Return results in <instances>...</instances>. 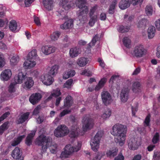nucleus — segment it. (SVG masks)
Returning a JSON list of instances; mask_svg holds the SVG:
<instances>
[{
	"mask_svg": "<svg viewBox=\"0 0 160 160\" xmlns=\"http://www.w3.org/2000/svg\"><path fill=\"white\" fill-rule=\"evenodd\" d=\"M70 118L73 122L69 134V136L71 138H75L78 135H82L85 132L91 129L93 127V120L90 118L88 115H86L83 117L82 121V131L81 132L78 125V122L76 121L75 117L71 116Z\"/></svg>",
	"mask_w": 160,
	"mask_h": 160,
	"instance_id": "1",
	"label": "nucleus"
},
{
	"mask_svg": "<svg viewBox=\"0 0 160 160\" xmlns=\"http://www.w3.org/2000/svg\"><path fill=\"white\" fill-rule=\"evenodd\" d=\"M127 128L124 125L117 123L112 128L111 133L115 136L114 141L120 146H122L125 143Z\"/></svg>",
	"mask_w": 160,
	"mask_h": 160,
	"instance_id": "2",
	"label": "nucleus"
},
{
	"mask_svg": "<svg viewBox=\"0 0 160 160\" xmlns=\"http://www.w3.org/2000/svg\"><path fill=\"white\" fill-rule=\"evenodd\" d=\"M52 139L50 137H46L42 134L39 135L36 139L35 143L39 146H42V152L46 151L48 147L50 152L55 153L57 148V145L52 142Z\"/></svg>",
	"mask_w": 160,
	"mask_h": 160,
	"instance_id": "3",
	"label": "nucleus"
},
{
	"mask_svg": "<svg viewBox=\"0 0 160 160\" xmlns=\"http://www.w3.org/2000/svg\"><path fill=\"white\" fill-rule=\"evenodd\" d=\"M82 143L78 141L74 146H72L71 144L67 145L64 148V150L62 152L60 156L61 158H67L71 155L74 152H77L79 151L81 147Z\"/></svg>",
	"mask_w": 160,
	"mask_h": 160,
	"instance_id": "4",
	"label": "nucleus"
},
{
	"mask_svg": "<svg viewBox=\"0 0 160 160\" xmlns=\"http://www.w3.org/2000/svg\"><path fill=\"white\" fill-rule=\"evenodd\" d=\"M37 50L33 49L29 52L27 57V60L23 63V67L26 69H30L34 67L36 64L34 61L37 57Z\"/></svg>",
	"mask_w": 160,
	"mask_h": 160,
	"instance_id": "5",
	"label": "nucleus"
},
{
	"mask_svg": "<svg viewBox=\"0 0 160 160\" xmlns=\"http://www.w3.org/2000/svg\"><path fill=\"white\" fill-rule=\"evenodd\" d=\"M104 134L102 130L98 131L93 138L91 139L90 145L92 149L94 151H97L99 148L100 141Z\"/></svg>",
	"mask_w": 160,
	"mask_h": 160,
	"instance_id": "6",
	"label": "nucleus"
},
{
	"mask_svg": "<svg viewBox=\"0 0 160 160\" xmlns=\"http://www.w3.org/2000/svg\"><path fill=\"white\" fill-rule=\"evenodd\" d=\"M69 132L68 128L64 125L58 126L54 131V135L57 137H62L67 135Z\"/></svg>",
	"mask_w": 160,
	"mask_h": 160,
	"instance_id": "7",
	"label": "nucleus"
},
{
	"mask_svg": "<svg viewBox=\"0 0 160 160\" xmlns=\"http://www.w3.org/2000/svg\"><path fill=\"white\" fill-rule=\"evenodd\" d=\"M143 0H122L119 4V7L122 9H125L129 7L130 4L132 3L134 6L136 5L140 2L142 4Z\"/></svg>",
	"mask_w": 160,
	"mask_h": 160,
	"instance_id": "8",
	"label": "nucleus"
},
{
	"mask_svg": "<svg viewBox=\"0 0 160 160\" xmlns=\"http://www.w3.org/2000/svg\"><path fill=\"white\" fill-rule=\"evenodd\" d=\"M146 51L142 45L139 44L135 46L133 50L132 54L133 56L138 58L145 55Z\"/></svg>",
	"mask_w": 160,
	"mask_h": 160,
	"instance_id": "9",
	"label": "nucleus"
},
{
	"mask_svg": "<svg viewBox=\"0 0 160 160\" xmlns=\"http://www.w3.org/2000/svg\"><path fill=\"white\" fill-rule=\"evenodd\" d=\"M127 143L129 148L133 150L137 149L141 144V140L139 138H131L128 140Z\"/></svg>",
	"mask_w": 160,
	"mask_h": 160,
	"instance_id": "10",
	"label": "nucleus"
},
{
	"mask_svg": "<svg viewBox=\"0 0 160 160\" xmlns=\"http://www.w3.org/2000/svg\"><path fill=\"white\" fill-rule=\"evenodd\" d=\"M86 3L85 0H78V2L77 5L80 9V12L79 13V16H82L84 17L86 16L88 11V7L85 5Z\"/></svg>",
	"mask_w": 160,
	"mask_h": 160,
	"instance_id": "11",
	"label": "nucleus"
},
{
	"mask_svg": "<svg viewBox=\"0 0 160 160\" xmlns=\"http://www.w3.org/2000/svg\"><path fill=\"white\" fill-rule=\"evenodd\" d=\"M98 8L97 5H95L92 7L90 9L89 16L90 18V19L88 22V24L91 27H92L95 22H97L98 19V16L97 14H95V12Z\"/></svg>",
	"mask_w": 160,
	"mask_h": 160,
	"instance_id": "12",
	"label": "nucleus"
},
{
	"mask_svg": "<svg viewBox=\"0 0 160 160\" xmlns=\"http://www.w3.org/2000/svg\"><path fill=\"white\" fill-rule=\"evenodd\" d=\"M41 79L43 84L46 85L52 84L54 81L53 77L49 73L45 74L42 76Z\"/></svg>",
	"mask_w": 160,
	"mask_h": 160,
	"instance_id": "13",
	"label": "nucleus"
},
{
	"mask_svg": "<svg viewBox=\"0 0 160 160\" xmlns=\"http://www.w3.org/2000/svg\"><path fill=\"white\" fill-rule=\"evenodd\" d=\"M72 101H64V105L63 108L65 109L60 114V116L62 117L68 114L71 112L69 107L71 106Z\"/></svg>",
	"mask_w": 160,
	"mask_h": 160,
	"instance_id": "14",
	"label": "nucleus"
},
{
	"mask_svg": "<svg viewBox=\"0 0 160 160\" xmlns=\"http://www.w3.org/2000/svg\"><path fill=\"white\" fill-rule=\"evenodd\" d=\"M56 48L54 47L49 45H46L42 48V52L45 55H48L54 52Z\"/></svg>",
	"mask_w": 160,
	"mask_h": 160,
	"instance_id": "15",
	"label": "nucleus"
},
{
	"mask_svg": "<svg viewBox=\"0 0 160 160\" xmlns=\"http://www.w3.org/2000/svg\"><path fill=\"white\" fill-rule=\"evenodd\" d=\"M27 73L19 72L17 76L14 77L15 81L18 84H21L27 78Z\"/></svg>",
	"mask_w": 160,
	"mask_h": 160,
	"instance_id": "16",
	"label": "nucleus"
},
{
	"mask_svg": "<svg viewBox=\"0 0 160 160\" xmlns=\"http://www.w3.org/2000/svg\"><path fill=\"white\" fill-rule=\"evenodd\" d=\"M12 72L10 70L5 69L1 74L2 79L4 81H7L9 80L12 76Z\"/></svg>",
	"mask_w": 160,
	"mask_h": 160,
	"instance_id": "17",
	"label": "nucleus"
},
{
	"mask_svg": "<svg viewBox=\"0 0 160 160\" xmlns=\"http://www.w3.org/2000/svg\"><path fill=\"white\" fill-rule=\"evenodd\" d=\"M129 90L130 88H124L122 89L120 93L121 100H128Z\"/></svg>",
	"mask_w": 160,
	"mask_h": 160,
	"instance_id": "18",
	"label": "nucleus"
},
{
	"mask_svg": "<svg viewBox=\"0 0 160 160\" xmlns=\"http://www.w3.org/2000/svg\"><path fill=\"white\" fill-rule=\"evenodd\" d=\"M22 155V152L20 149L18 147H16L12 151V156L15 159H19Z\"/></svg>",
	"mask_w": 160,
	"mask_h": 160,
	"instance_id": "19",
	"label": "nucleus"
},
{
	"mask_svg": "<svg viewBox=\"0 0 160 160\" xmlns=\"http://www.w3.org/2000/svg\"><path fill=\"white\" fill-rule=\"evenodd\" d=\"M81 52V51L79 48L76 47L73 48L70 50V56L71 57L73 58L77 57Z\"/></svg>",
	"mask_w": 160,
	"mask_h": 160,
	"instance_id": "20",
	"label": "nucleus"
},
{
	"mask_svg": "<svg viewBox=\"0 0 160 160\" xmlns=\"http://www.w3.org/2000/svg\"><path fill=\"white\" fill-rule=\"evenodd\" d=\"M73 21L72 19H70L66 21L64 24L60 26L62 29H66L71 28L73 26Z\"/></svg>",
	"mask_w": 160,
	"mask_h": 160,
	"instance_id": "21",
	"label": "nucleus"
},
{
	"mask_svg": "<svg viewBox=\"0 0 160 160\" xmlns=\"http://www.w3.org/2000/svg\"><path fill=\"white\" fill-rule=\"evenodd\" d=\"M53 0H44L43 1L44 7L48 10H51L53 7Z\"/></svg>",
	"mask_w": 160,
	"mask_h": 160,
	"instance_id": "22",
	"label": "nucleus"
},
{
	"mask_svg": "<svg viewBox=\"0 0 160 160\" xmlns=\"http://www.w3.org/2000/svg\"><path fill=\"white\" fill-rule=\"evenodd\" d=\"M118 152V149L117 148L114 147L108 150L106 154L108 157H112L116 156Z\"/></svg>",
	"mask_w": 160,
	"mask_h": 160,
	"instance_id": "23",
	"label": "nucleus"
},
{
	"mask_svg": "<svg viewBox=\"0 0 160 160\" xmlns=\"http://www.w3.org/2000/svg\"><path fill=\"white\" fill-rule=\"evenodd\" d=\"M61 94V92L60 89L58 88L54 90L53 92L52 93L49 97L46 100H50L51 99H54V98H56L59 96Z\"/></svg>",
	"mask_w": 160,
	"mask_h": 160,
	"instance_id": "24",
	"label": "nucleus"
},
{
	"mask_svg": "<svg viewBox=\"0 0 160 160\" xmlns=\"http://www.w3.org/2000/svg\"><path fill=\"white\" fill-rule=\"evenodd\" d=\"M107 81V79L105 78H103L101 79L99 82L98 84L96 86L95 88L96 91H98L101 89Z\"/></svg>",
	"mask_w": 160,
	"mask_h": 160,
	"instance_id": "25",
	"label": "nucleus"
},
{
	"mask_svg": "<svg viewBox=\"0 0 160 160\" xmlns=\"http://www.w3.org/2000/svg\"><path fill=\"white\" fill-rule=\"evenodd\" d=\"M88 58L81 57L78 58L77 61V64L81 67H84L88 62Z\"/></svg>",
	"mask_w": 160,
	"mask_h": 160,
	"instance_id": "26",
	"label": "nucleus"
},
{
	"mask_svg": "<svg viewBox=\"0 0 160 160\" xmlns=\"http://www.w3.org/2000/svg\"><path fill=\"white\" fill-rule=\"evenodd\" d=\"M141 84L138 82H135L132 84V90L134 93H137L140 91Z\"/></svg>",
	"mask_w": 160,
	"mask_h": 160,
	"instance_id": "27",
	"label": "nucleus"
},
{
	"mask_svg": "<svg viewBox=\"0 0 160 160\" xmlns=\"http://www.w3.org/2000/svg\"><path fill=\"white\" fill-rule=\"evenodd\" d=\"M75 74V71L73 70H68L67 71L65 72L63 75V78L64 79H66L70 77L73 76Z\"/></svg>",
	"mask_w": 160,
	"mask_h": 160,
	"instance_id": "28",
	"label": "nucleus"
},
{
	"mask_svg": "<svg viewBox=\"0 0 160 160\" xmlns=\"http://www.w3.org/2000/svg\"><path fill=\"white\" fill-rule=\"evenodd\" d=\"M29 115V113L28 112L24 113L17 120L18 123H22L25 122L28 119Z\"/></svg>",
	"mask_w": 160,
	"mask_h": 160,
	"instance_id": "29",
	"label": "nucleus"
},
{
	"mask_svg": "<svg viewBox=\"0 0 160 160\" xmlns=\"http://www.w3.org/2000/svg\"><path fill=\"white\" fill-rule=\"evenodd\" d=\"M35 131H33L27 136L26 140V144L28 146L30 145L32 142V139L35 135Z\"/></svg>",
	"mask_w": 160,
	"mask_h": 160,
	"instance_id": "30",
	"label": "nucleus"
},
{
	"mask_svg": "<svg viewBox=\"0 0 160 160\" xmlns=\"http://www.w3.org/2000/svg\"><path fill=\"white\" fill-rule=\"evenodd\" d=\"M155 28L153 26L149 27L148 29V37L149 39L152 38L155 35Z\"/></svg>",
	"mask_w": 160,
	"mask_h": 160,
	"instance_id": "31",
	"label": "nucleus"
},
{
	"mask_svg": "<svg viewBox=\"0 0 160 160\" xmlns=\"http://www.w3.org/2000/svg\"><path fill=\"white\" fill-rule=\"evenodd\" d=\"M34 81L32 78H27V80L24 82V86L27 88H31L33 85Z\"/></svg>",
	"mask_w": 160,
	"mask_h": 160,
	"instance_id": "32",
	"label": "nucleus"
},
{
	"mask_svg": "<svg viewBox=\"0 0 160 160\" xmlns=\"http://www.w3.org/2000/svg\"><path fill=\"white\" fill-rule=\"evenodd\" d=\"M102 100H111L112 96L107 91H103L101 93Z\"/></svg>",
	"mask_w": 160,
	"mask_h": 160,
	"instance_id": "33",
	"label": "nucleus"
},
{
	"mask_svg": "<svg viewBox=\"0 0 160 160\" xmlns=\"http://www.w3.org/2000/svg\"><path fill=\"white\" fill-rule=\"evenodd\" d=\"M111 114V111L109 108H106L105 109L103 113L101 116V117L103 119H106L109 118Z\"/></svg>",
	"mask_w": 160,
	"mask_h": 160,
	"instance_id": "34",
	"label": "nucleus"
},
{
	"mask_svg": "<svg viewBox=\"0 0 160 160\" xmlns=\"http://www.w3.org/2000/svg\"><path fill=\"white\" fill-rule=\"evenodd\" d=\"M25 135H23L18 137L16 138H15L11 143V145L12 146H15L19 144L22 139L25 137Z\"/></svg>",
	"mask_w": 160,
	"mask_h": 160,
	"instance_id": "35",
	"label": "nucleus"
},
{
	"mask_svg": "<svg viewBox=\"0 0 160 160\" xmlns=\"http://www.w3.org/2000/svg\"><path fill=\"white\" fill-rule=\"evenodd\" d=\"M69 0H61L60 1V5H61L62 8L65 10L69 9L71 7L70 5L68 4Z\"/></svg>",
	"mask_w": 160,
	"mask_h": 160,
	"instance_id": "36",
	"label": "nucleus"
},
{
	"mask_svg": "<svg viewBox=\"0 0 160 160\" xmlns=\"http://www.w3.org/2000/svg\"><path fill=\"white\" fill-rule=\"evenodd\" d=\"M42 98L41 94L36 92L32 94L30 97L29 100H40Z\"/></svg>",
	"mask_w": 160,
	"mask_h": 160,
	"instance_id": "37",
	"label": "nucleus"
},
{
	"mask_svg": "<svg viewBox=\"0 0 160 160\" xmlns=\"http://www.w3.org/2000/svg\"><path fill=\"white\" fill-rule=\"evenodd\" d=\"M17 28V22L15 20H12L9 23V28L12 32L15 31Z\"/></svg>",
	"mask_w": 160,
	"mask_h": 160,
	"instance_id": "38",
	"label": "nucleus"
},
{
	"mask_svg": "<svg viewBox=\"0 0 160 160\" xmlns=\"http://www.w3.org/2000/svg\"><path fill=\"white\" fill-rule=\"evenodd\" d=\"M58 69V66L55 65L52 67L51 70L48 72V73L51 75H54L57 73Z\"/></svg>",
	"mask_w": 160,
	"mask_h": 160,
	"instance_id": "39",
	"label": "nucleus"
},
{
	"mask_svg": "<svg viewBox=\"0 0 160 160\" xmlns=\"http://www.w3.org/2000/svg\"><path fill=\"white\" fill-rule=\"evenodd\" d=\"M99 39V36L98 34L95 35L93 38L91 42L88 44V48H90L91 47L94 46L96 42Z\"/></svg>",
	"mask_w": 160,
	"mask_h": 160,
	"instance_id": "40",
	"label": "nucleus"
},
{
	"mask_svg": "<svg viewBox=\"0 0 160 160\" xmlns=\"http://www.w3.org/2000/svg\"><path fill=\"white\" fill-rule=\"evenodd\" d=\"M122 42L124 46L127 48L130 47L131 41L128 37H124L122 39Z\"/></svg>",
	"mask_w": 160,
	"mask_h": 160,
	"instance_id": "41",
	"label": "nucleus"
},
{
	"mask_svg": "<svg viewBox=\"0 0 160 160\" xmlns=\"http://www.w3.org/2000/svg\"><path fill=\"white\" fill-rule=\"evenodd\" d=\"M130 29V27L128 26H124L123 25H120L119 26L118 30L119 32L124 33L128 32Z\"/></svg>",
	"mask_w": 160,
	"mask_h": 160,
	"instance_id": "42",
	"label": "nucleus"
},
{
	"mask_svg": "<svg viewBox=\"0 0 160 160\" xmlns=\"http://www.w3.org/2000/svg\"><path fill=\"white\" fill-rule=\"evenodd\" d=\"M153 8L152 6L148 5L145 8V12L148 16H151L152 14Z\"/></svg>",
	"mask_w": 160,
	"mask_h": 160,
	"instance_id": "43",
	"label": "nucleus"
},
{
	"mask_svg": "<svg viewBox=\"0 0 160 160\" xmlns=\"http://www.w3.org/2000/svg\"><path fill=\"white\" fill-rule=\"evenodd\" d=\"M148 23V21L145 18L142 19L139 21L138 27V28L145 27Z\"/></svg>",
	"mask_w": 160,
	"mask_h": 160,
	"instance_id": "44",
	"label": "nucleus"
},
{
	"mask_svg": "<svg viewBox=\"0 0 160 160\" xmlns=\"http://www.w3.org/2000/svg\"><path fill=\"white\" fill-rule=\"evenodd\" d=\"M61 35V32L58 31L54 32L51 36L52 40L55 41L58 40Z\"/></svg>",
	"mask_w": 160,
	"mask_h": 160,
	"instance_id": "45",
	"label": "nucleus"
},
{
	"mask_svg": "<svg viewBox=\"0 0 160 160\" xmlns=\"http://www.w3.org/2000/svg\"><path fill=\"white\" fill-rule=\"evenodd\" d=\"M117 3V1L116 0H114L112 2L108 10L109 13L112 14L114 13L115 8Z\"/></svg>",
	"mask_w": 160,
	"mask_h": 160,
	"instance_id": "46",
	"label": "nucleus"
},
{
	"mask_svg": "<svg viewBox=\"0 0 160 160\" xmlns=\"http://www.w3.org/2000/svg\"><path fill=\"white\" fill-rule=\"evenodd\" d=\"M73 80L72 79H70L67 81L63 85V87L67 88H70L73 83Z\"/></svg>",
	"mask_w": 160,
	"mask_h": 160,
	"instance_id": "47",
	"label": "nucleus"
},
{
	"mask_svg": "<svg viewBox=\"0 0 160 160\" xmlns=\"http://www.w3.org/2000/svg\"><path fill=\"white\" fill-rule=\"evenodd\" d=\"M9 124V122H7L1 126V134L4 131L7 130L8 128Z\"/></svg>",
	"mask_w": 160,
	"mask_h": 160,
	"instance_id": "48",
	"label": "nucleus"
},
{
	"mask_svg": "<svg viewBox=\"0 0 160 160\" xmlns=\"http://www.w3.org/2000/svg\"><path fill=\"white\" fill-rule=\"evenodd\" d=\"M19 60L18 57L13 56L10 60L11 64L13 65H16Z\"/></svg>",
	"mask_w": 160,
	"mask_h": 160,
	"instance_id": "49",
	"label": "nucleus"
},
{
	"mask_svg": "<svg viewBox=\"0 0 160 160\" xmlns=\"http://www.w3.org/2000/svg\"><path fill=\"white\" fill-rule=\"evenodd\" d=\"M16 84L18 83L15 81L14 82H12L10 84L8 88V91L9 92H12L14 91L15 86Z\"/></svg>",
	"mask_w": 160,
	"mask_h": 160,
	"instance_id": "50",
	"label": "nucleus"
},
{
	"mask_svg": "<svg viewBox=\"0 0 160 160\" xmlns=\"http://www.w3.org/2000/svg\"><path fill=\"white\" fill-rule=\"evenodd\" d=\"M6 10L5 6L1 5V18L3 17L5 15Z\"/></svg>",
	"mask_w": 160,
	"mask_h": 160,
	"instance_id": "51",
	"label": "nucleus"
},
{
	"mask_svg": "<svg viewBox=\"0 0 160 160\" xmlns=\"http://www.w3.org/2000/svg\"><path fill=\"white\" fill-rule=\"evenodd\" d=\"M8 21L7 18H1V27H3L4 25L7 26L8 23Z\"/></svg>",
	"mask_w": 160,
	"mask_h": 160,
	"instance_id": "52",
	"label": "nucleus"
},
{
	"mask_svg": "<svg viewBox=\"0 0 160 160\" xmlns=\"http://www.w3.org/2000/svg\"><path fill=\"white\" fill-rule=\"evenodd\" d=\"M159 140V134L158 133H156L154 135L152 140V141L154 143H157Z\"/></svg>",
	"mask_w": 160,
	"mask_h": 160,
	"instance_id": "53",
	"label": "nucleus"
},
{
	"mask_svg": "<svg viewBox=\"0 0 160 160\" xmlns=\"http://www.w3.org/2000/svg\"><path fill=\"white\" fill-rule=\"evenodd\" d=\"M104 154L102 152H98L94 157L93 160H100Z\"/></svg>",
	"mask_w": 160,
	"mask_h": 160,
	"instance_id": "54",
	"label": "nucleus"
},
{
	"mask_svg": "<svg viewBox=\"0 0 160 160\" xmlns=\"http://www.w3.org/2000/svg\"><path fill=\"white\" fill-rule=\"evenodd\" d=\"M153 160H160V152H154L153 156Z\"/></svg>",
	"mask_w": 160,
	"mask_h": 160,
	"instance_id": "55",
	"label": "nucleus"
},
{
	"mask_svg": "<svg viewBox=\"0 0 160 160\" xmlns=\"http://www.w3.org/2000/svg\"><path fill=\"white\" fill-rule=\"evenodd\" d=\"M150 117V114H149L146 118L145 120L144 121V126H148L149 125Z\"/></svg>",
	"mask_w": 160,
	"mask_h": 160,
	"instance_id": "56",
	"label": "nucleus"
},
{
	"mask_svg": "<svg viewBox=\"0 0 160 160\" xmlns=\"http://www.w3.org/2000/svg\"><path fill=\"white\" fill-rule=\"evenodd\" d=\"M82 75H85L88 76H90L92 75L91 72L88 69H85L82 72Z\"/></svg>",
	"mask_w": 160,
	"mask_h": 160,
	"instance_id": "57",
	"label": "nucleus"
},
{
	"mask_svg": "<svg viewBox=\"0 0 160 160\" xmlns=\"http://www.w3.org/2000/svg\"><path fill=\"white\" fill-rule=\"evenodd\" d=\"M6 64V61L4 55L1 54V68L4 66Z\"/></svg>",
	"mask_w": 160,
	"mask_h": 160,
	"instance_id": "58",
	"label": "nucleus"
},
{
	"mask_svg": "<svg viewBox=\"0 0 160 160\" xmlns=\"http://www.w3.org/2000/svg\"><path fill=\"white\" fill-rule=\"evenodd\" d=\"M128 15H125L124 16V20L125 21L127 20V19H128V22L129 23V22H131V21L134 18V17L133 16H130L128 18Z\"/></svg>",
	"mask_w": 160,
	"mask_h": 160,
	"instance_id": "59",
	"label": "nucleus"
},
{
	"mask_svg": "<svg viewBox=\"0 0 160 160\" xmlns=\"http://www.w3.org/2000/svg\"><path fill=\"white\" fill-rule=\"evenodd\" d=\"M138 104H137L135 107H132V114L133 116H135L136 112L138 110Z\"/></svg>",
	"mask_w": 160,
	"mask_h": 160,
	"instance_id": "60",
	"label": "nucleus"
},
{
	"mask_svg": "<svg viewBox=\"0 0 160 160\" xmlns=\"http://www.w3.org/2000/svg\"><path fill=\"white\" fill-rule=\"evenodd\" d=\"M34 21L35 23L38 26H40L41 24L39 18L35 16H34Z\"/></svg>",
	"mask_w": 160,
	"mask_h": 160,
	"instance_id": "61",
	"label": "nucleus"
},
{
	"mask_svg": "<svg viewBox=\"0 0 160 160\" xmlns=\"http://www.w3.org/2000/svg\"><path fill=\"white\" fill-rule=\"evenodd\" d=\"M34 1V0H25L24 3L26 7L30 6Z\"/></svg>",
	"mask_w": 160,
	"mask_h": 160,
	"instance_id": "62",
	"label": "nucleus"
},
{
	"mask_svg": "<svg viewBox=\"0 0 160 160\" xmlns=\"http://www.w3.org/2000/svg\"><path fill=\"white\" fill-rule=\"evenodd\" d=\"M10 114V113L9 112H7L3 114L2 116L1 117V122L6 118Z\"/></svg>",
	"mask_w": 160,
	"mask_h": 160,
	"instance_id": "63",
	"label": "nucleus"
},
{
	"mask_svg": "<svg viewBox=\"0 0 160 160\" xmlns=\"http://www.w3.org/2000/svg\"><path fill=\"white\" fill-rule=\"evenodd\" d=\"M124 159V156L122 153H120L115 158L114 160H123Z\"/></svg>",
	"mask_w": 160,
	"mask_h": 160,
	"instance_id": "64",
	"label": "nucleus"
}]
</instances>
